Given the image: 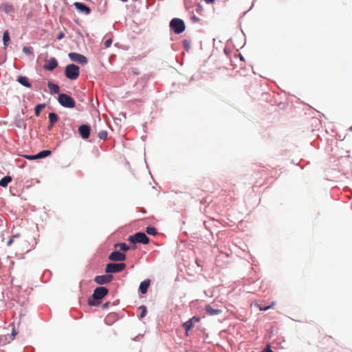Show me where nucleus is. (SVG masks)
I'll use <instances>...</instances> for the list:
<instances>
[{"mask_svg":"<svg viewBox=\"0 0 352 352\" xmlns=\"http://www.w3.org/2000/svg\"><path fill=\"white\" fill-rule=\"evenodd\" d=\"M80 68L74 64H69L66 66L65 75L69 80H76L79 77Z\"/></svg>","mask_w":352,"mask_h":352,"instance_id":"obj_1","label":"nucleus"},{"mask_svg":"<svg viewBox=\"0 0 352 352\" xmlns=\"http://www.w3.org/2000/svg\"><path fill=\"white\" fill-rule=\"evenodd\" d=\"M58 101L60 105L66 108L75 107L76 102L74 100L65 94H59Z\"/></svg>","mask_w":352,"mask_h":352,"instance_id":"obj_2","label":"nucleus"},{"mask_svg":"<svg viewBox=\"0 0 352 352\" xmlns=\"http://www.w3.org/2000/svg\"><path fill=\"white\" fill-rule=\"evenodd\" d=\"M128 241L133 243L147 244L149 243L148 237L144 232H137L134 235L129 236Z\"/></svg>","mask_w":352,"mask_h":352,"instance_id":"obj_3","label":"nucleus"},{"mask_svg":"<svg viewBox=\"0 0 352 352\" xmlns=\"http://www.w3.org/2000/svg\"><path fill=\"white\" fill-rule=\"evenodd\" d=\"M170 27L176 34H181L185 30V24L182 19L175 18L171 20Z\"/></svg>","mask_w":352,"mask_h":352,"instance_id":"obj_4","label":"nucleus"},{"mask_svg":"<svg viewBox=\"0 0 352 352\" xmlns=\"http://www.w3.org/2000/svg\"><path fill=\"white\" fill-rule=\"evenodd\" d=\"M126 267V264L124 263H108L105 267V272L107 273H117L122 272Z\"/></svg>","mask_w":352,"mask_h":352,"instance_id":"obj_5","label":"nucleus"},{"mask_svg":"<svg viewBox=\"0 0 352 352\" xmlns=\"http://www.w3.org/2000/svg\"><path fill=\"white\" fill-rule=\"evenodd\" d=\"M108 289L104 287H98L94 291L92 294L93 300H101L108 294Z\"/></svg>","mask_w":352,"mask_h":352,"instance_id":"obj_6","label":"nucleus"},{"mask_svg":"<svg viewBox=\"0 0 352 352\" xmlns=\"http://www.w3.org/2000/svg\"><path fill=\"white\" fill-rule=\"evenodd\" d=\"M69 58L72 61L85 65L87 63V58L84 56L78 53L71 52L68 54Z\"/></svg>","mask_w":352,"mask_h":352,"instance_id":"obj_7","label":"nucleus"},{"mask_svg":"<svg viewBox=\"0 0 352 352\" xmlns=\"http://www.w3.org/2000/svg\"><path fill=\"white\" fill-rule=\"evenodd\" d=\"M126 254L118 251L111 252L109 256V259L113 261H124L126 260Z\"/></svg>","mask_w":352,"mask_h":352,"instance_id":"obj_8","label":"nucleus"},{"mask_svg":"<svg viewBox=\"0 0 352 352\" xmlns=\"http://www.w3.org/2000/svg\"><path fill=\"white\" fill-rule=\"evenodd\" d=\"M112 279L113 276L111 275H100L96 276L94 280L99 285H104L110 283Z\"/></svg>","mask_w":352,"mask_h":352,"instance_id":"obj_9","label":"nucleus"},{"mask_svg":"<svg viewBox=\"0 0 352 352\" xmlns=\"http://www.w3.org/2000/svg\"><path fill=\"white\" fill-rule=\"evenodd\" d=\"M58 65V62L55 58H51L46 61L43 68L48 71L54 70Z\"/></svg>","mask_w":352,"mask_h":352,"instance_id":"obj_10","label":"nucleus"},{"mask_svg":"<svg viewBox=\"0 0 352 352\" xmlns=\"http://www.w3.org/2000/svg\"><path fill=\"white\" fill-rule=\"evenodd\" d=\"M199 321V318L194 316L183 324V327L186 331L187 336H188V331H190L194 327V324L195 322H197Z\"/></svg>","mask_w":352,"mask_h":352,"instance_id":"obj_11","label":"nucleus"},{"mask_svg":"<svg viewBox=\"0 0 352 352\" xmlns=\"http://www.w3.org/2000/svg\"><path fill=\"white\" fill-rule=\"evenodd\" d=\"M79 133L82 138L87 139L90 134V127L88 125L83 124L78 128Z\"/></svg>","mask_w":352,"mask_h":352,"instance_id":"obj_12","label":"nucleus"},{"mask_svg":"<svg viewBox=\"0 0 352 352\" xmlns=\"http://www.w3.org/2000/svg\"><path fill=\"white\" fill-rule=\"evenodd\" d=\"M74 6L79 12L85 14H89L91 12L90 8L82 3L76 2Z\"/></svg>","mask_w":352,"mask_h":352,"instance_id":"obj_13","label":"nucleus"},{"mask_svg":"<svg viewBox=\"0 0 352 352\" xmlns=\"http://www.w3.org/2000/svg\"><path fill=\"white\" fill-rule=\"evenodd\" d=\"M332 338L328 336H324L321 337L320 340V347L327 348L330 345V343L332 342Z\"/></svg>","mask_w":352,"mask_h":352,"instance_id":"obj_14","label":"nucleus"},{"mask_svg":"<svg viewBox=\"0 0 352 352\" xmlns=\"http://www.w3.org/2000/svg\"><path fill=\"white\" fill-rule=\"evenodd\" d=\"M205 310L206 313L210 316L218 315L221 312V310L214 309L209 305H206Z\"/></svg>","mask_w":352,"mask_h":352,"instance_id":"obj_15","label":"nucleus"},{"mask_svg":"<svg viewBox=\"0 0 352 352\" xmlns=\"http://www.w3.org/2000/svg\"><path fill=\"white\" fill-rule=\"evenodd\" d=\"M150 285V280H146L142 281L140 285V291L142 294H144L147 292L148 288Z\"/></svg>","mask_w":352,"mask_h":352,"instance_id":"obj_16","label":"nucleus"},{"mask_svg":"<svg viewBox=\"0 0 352 352\" xmlns=\"http://www.w3.org/2000/svg\"><path fill=\"white\" fill-rule=\"evenodd\" d=\"M17 81L22 85L26 87H30L31 84L29 82L28 78L26 76H19Z\"/></svg>","mask_w":352,"mask_h":352,"instance_id":"obj_17","label":"nucleus"},{"mask_svg":"<svg viewBox=\"0 0 352 352\" xmlns=\"http://www.w3.org/2000/svg\"><path fill=\"white\" fill-rule=\"evenodd\" d=\"M47 87L52 93L58 94L60 91V87L51 82L47 83Z\"/></svg>","mask_w":352,"mask_h":352,"instance_id":"obj_18","label":"nucleus"},{"mask_svg":"<svg viewBox=\"0 0 352 352\" xmlns=\"http://www.w3.org/2000/svg\"><path fill=\"white\" fill-rule=\"evenodd\" d=\"M12 177L10 176H6L3 177L0 181V186L2 187H7L8 184L11 182Z\"/></svg>","mask_w":352,"mask_h":352,"instance_id":"obj_19","label":"nucleus"},{"mask_svg":"<svg viewBox=\"0 0 352 352\" xmlns=\"http://www.w3.org/2000/svg\"><path fill=\"white\" fill-rule=\"evenodd\" d=\"M52 152L50 150H44L36 154L37 159L44 158L51 155Z\"/></svg>","mask_w":352,"mask_h":352,"instance_id":"obj_20","label":"nucleus"},{"mask_svg":"<svg viewBox=\"0 0 352 352\" xmlns=\"http://www.w3.org/2000/svg\"><path fill=\"white\" fill-rule=\"evenodd\" d=\"M115 248H118L120 249V250H122L123 252L128 251L130 249V247L124 243H117L115 245Z\"/></svg>","mask_w":352,"mask_h":352,"instance_id":"obj_21","label":"nucleus"},{"mask_svg":"<svg viewBox=\"0 0 352 352\" xmlns=\"http://www.w3.org/2000/svg\"><path fill=\"white\" fill-rule=\"evenodd\" d=\"M48 117H49L50 123L55 124L56 122H58V116L55 113H50Z\"/></svg>","mask_w":352,"mask_h":352,"instance_id":"obj_22","label":"nucleus"},{"mask_svg":"<svg viewBox=\"0 0 352 352\" xmlns=\"http://www.w3.org/2000/svg\"><path fill=\"white\" fill-rule=\"evenodd\" d=\"M3 41L4 47H6L8 46V43L10 41L9 32L8 30L5 31L3 36Z\"/></svg>","mask_w":352,"mask_h":352,"instance_id":"obj_23","label":"nucleus"},{"mask_svg":"<svg viewBox=\"0 0 352 352\" xmlns=\"http://www.w3.org/2000/svg\"><path fill=\"white\" fill-rule=\"evenodd\" d=\"M45 107V104H39L34 108V113L36 116H40L41 111Z\"/></svg>","mask_w":352,"mask_h":352,"instance_id":"obj_24","label":"nucleus"},{"mask_svg":"<svg viewBox=\"0 0 352 352\" xmlns=\"http://www.w3.org/2000/svg\"><path fill=\"white\" fill-rule=\"evenodd\" d=\"M146 231L147 234L152 235V236H155L157 234L156 228L153 226L147 227Z\"/></svg>","mask_w":352,"mask_h":352,"instance_id":"obj_25","label":"nucleus"},{"mask_svg":"<svg viewBox=\"0 0 352 352\" xmlns=\"http://www.w3.org/2000/svg\"><path fill=\"white\" fill-rule=\"evenodd\" d=\"M274 305H275V302H272L270 305L266 306V307H262V306H261L260 305H257V307L259 308V309H260L261 311H266V310H267L268 309L272 308Z\"/></svg>","mask_w":352,"mask_h":352,"instance_id":"obj_26","label":"nucleus"},{"mask_svg":"<svg viewBox=\"0 0 352 352\" xmlns=\"http://www.w3.org/2000/svg\"><path fill=\"white\" fill-rule=\"evenodd\" d=\"M98 136L100 140H105L107 137V133L105 131H101L98 133Z\"/></svg>","mask_w":352,"mask_h":352,"instance_id":"obj_27","label":"nucleus"},{"mask_svg":"<svg viewBox=\"0 0 352 352\" xmlns=\"http://www.w3.org/2000/svg\"><path fill=\"white\" fill-rule=\"evenodd\" d=\"M23 52L27 54H31L32 53V48L31 47H23Z\"/></svg>","mask_w":352,"mask_h":352,"instance_id":"obj_28","label":"nucleus"},{"mask_svg":"<svg viewBox=\"0 0 352 352\" xmlns=\"http://www.w3.org/2000/svg\"><path fill=\"white\" fill-rule=\"evenodd\" d=\"M140 309L142 310L140 318H144L146 314V307L144 305H142L140 307Z\"/></svg>","mask_w":352,"mask_h":352,"instance_id":"obj_29","label":"nucleus"},{"mask_svg":"<svg viewBox=\"0 0 352 352\" xmlns=\"http://www.w3.org/2000/svg\"><path fill=\"white\" fill-rule=\"evenodd\" d=\"M112 44V39L109 38L104 43V45L106 48L109 47Z\"/></svg>","mask_w":352,"mask_h":352,"instance_id":"obj_30","label":"nucleus"},{"mask_svg":"<svg viewBox=\"0 0 352 352\" xmlns=\"http://www.w3.org/2000/svg\"><path fill=\"white\" fill-rule=\"evenodd\" d=\"M23 157L25 159L29 160H37L36 155H23Z\"/></svg>","mask_w":352,"mask_h":352,"instance_id":"obj_31","label":"nucleus"},{"mask_svg":"<svg viewBox=\"0 0 352 352\" xmlns=\"http://www.w3.org/2000/svg\"><path fill=\"white\" fill-rule=\"evenodd\" d=\"M88 303L89 305L95 306L98 305L99 304V302H95L94 300H92L91 298L89 299Z\"/></svg>","mask_w":352,"mask_h":352,"instance_id":"obj_32","label":"nucleus"},{"mask_svg":"<svg viewBox=\"0 0 352 352\" xmlns=\"http://www.w3.org/2000/svg\"><path fill=\"white\" fill-rule=\"evenodd\" d=\"M12 6H5V10L6 12H11L12 11Z\"/></svg>","mask_w":352,"mask_h":352,"instance_id":"obj_33","label":"nucleus"},{"mask_svg":"<svg viewBox=\"0 0 352 352\" xmlns=\"http://www.w3.org/2000/svg\"><path fill=\"white\" fill-rule=\"evenodd\" d=\"M64 36H65V35H64V33H63V32H60V33L58 34V36H57L56 38H57L58 40H60V39H62V38L64 37Z\"/></svg>","mask_w":352,"mask_h":352,"instance_id":"obj_34","label":"nucleus"},{"mask_svg":"<svg viewBox=\"0 0 352 352\" xmlns=\"http://www.w3.org/2000/svg\"><path fill=\"white\" fill-rule=\"evenodd\" d=\"M234 58L236 59L237 58H239V61L242 60V54L241 53H239L237 54H235Z\"/></svg>","mask_w":352,"mask_h":352,"instance_id":"obj_35","label":"nucleus"},{"mask_svg":"<svg viewBox=\"0 0 352 352\" xmlns=\"http://www.w3.org/2000/svg\"><path fill=\"white\" fill-rule=\"evenodd\" d=\"M14 236H12V238H10V240L8 241L7 245H8V246L11 245H12V243H13V239H14Z\"/></svg>","mask_w":352,"mask_h":352,"instance_id":"obj_36","label":"nucleus"},{"mask_svg":"<svg viewBox=\"0 0 352 352\" xmlns=\"http://www.w3.org/2000/svg\"><path fill=\"white\" fill-rule=\"evenodd\" d=\"M54 124L50 123L49 126H47V129L49 131H51L54 126Z\"/></svg>","mask_w":352,"mask_h":352,"instance_id":"obj_37","label":"nucleus"},{"mask_svg":"<svg viewBox=\"0 0 352 352\" xmlns=\"http://www.w3.org/2000/svg\"><path fill=\"white\" fill-rule=\"evenodd\" d=\"M207 3H213L215 0H204Z\"/></svg>","mask_w":352,"mask_h":352,"instance_id":"obj_38","label":"nucleus"},{"mask_svg":"<svg viewBox=\"0 0 352 352\" xmlns=\"http://www.w3.org/2000/svg\"><path fill=\"white\" fill-rule=\"evenodd\" d=\"M263 352H273L269 347L265 349Z\"/></svg>","mask_w":352,"mask_h":352,"instance_id":"obj_39","label":"nucleus"},{"mask_svg":"<svg viewBox=\"0 0 352 352\" xmlns=\"http://www.w3.org/2000/svg\"><path fill=\"white\" fill-rule=\"evenodd\" d=\"M350 130L352 131V126L350 127Z\"/></svg>","mask_w":352,"mask_h":352,"instance_id":"obj_40","label":"nucleus"}]
</instances>
